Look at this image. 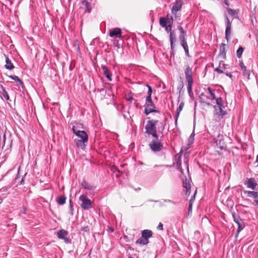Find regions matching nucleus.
<instances>
[{"instance_id": "nucleus-1", "label": "nucleus", "mask_w": 258, "mask_h": 258, "mask_svg": "<svg viewBox=\"0 0 258 258\" xmlns=\"http://www.w3.org/2000/svg\"><path fill=\"white\" fill-rule=\"evenodd\" d=\"M204 92H202L199 96L200 102L202 103L206 104L208 106L211 104L207 102L208 100H215L216 96L214 93L215 90L212 89L210 87H205L203 88Z\"/></svg>"}, {"instance_id": "nucleus-2", "label": "nucleus", "mask_w": 258, "mask_h": 258, "mask_svg": "<svg viewBox=\"0 0 258 258\" xmlns=\"http://www.w3.org/2000/svg\"><path fill=\"white\" fill-rule=\"evenodd\" d=\"M158 123L157 120H148L145 126L146 133L149 135H151L153 137L158 136L157 132L156 125Z\"/></svg>"}, {"instance_id": "nucleus-3", "label": "nucleus", "mask_w": 258, "mask_h": 258, "mask_svg": "<svg viewBox=\"0 0 258 258\" xmlns=\"http://www.w3.org/2000/svg\"><path fill=\"white\" fill-rule=\"evenodd\" d=\"M78 137L80 138V140L75 139V142L78 147H81L82 149L86 146V144L88 141V136L84 131L77 132L76 135Z\"/></svg>"}, {"instance_id": "nucleus-4", "label": "nucleus", "mask_w": 258, "mask_h": 258, "mask_svg": "<svg viewBox=\"0 0 258 258\" xmlns=\"http://www.w3.org/2000/svg\"><path fill=\"white\" fill-rule=\"evenodd\" d=\"M142 237L136 241V244L147 245L149 243V238L151 237L153 232L151 230L146 229L142 231Z\"/></svg>"}, {"instance_id": "nucleus-5", "label": "nucleus", "mask_w": 258, "mask_h": 258, "mask_svg": "<svg viewBox=\"0 0 258 258\" xmlns=\"http://www.w3.org/2000/svg\"><path fill=\"white\" fill-rule=\"evenodd\" d=\"M232 217L235 223H236L238 226V229L236 236H237L239 232L243 229L245 227V223L242 219H241L240 216L235 212L232 213Z\"/></svg>"}, {"instance_id": "nucleus-6", "label": "nucleus", "mask_w": 258, "mask_h": 258, "mask_svg": "<svg viewBox=\"0 0 258 258\" xmlns=\"http://www.w3.org/2000/svg\"><path fill=\"white\" fill-rule=\"evenodd\" d=\"M153 138L154 139L149 144L150 148L154 152H158L161 151L163 147V144L159 141L158 136Z\"/></svg>"}, {"instance_id": "nucleus-7", "label": "nucleus", "mask_w": 258, "mask_h": 258, "mask_svg": "<svg viewBox=\"0 0 258 258\" xmlns=\"http://www.w3.org/2000/svg\"><path fill=\"white\" fill-rule=\"evenodd\" d=\"M79 200L82 202L81 206L83 209L87 210L92 208L91 201L86 196L81 195L79 197Z\"/></svg>"}, {"instance_id": "nucleus-8", "label": "nucleus", "mask_w": 258, "mask_h": 258, "mask_svg": "<svg viewBox=\"0 0 258 258\" xmlns=\"http://www.w3.org/2000/svg\"><path fill=\"white\" fill-rule=\"evenodd\" d=\"M244 184L248 188L252 190H255L257 186V183L254 178H247L244 181Z\"/></svg>"}, {"instance_id": "nucleus-9", "label": "nucleus", "mask_w": 258, "mask_h": 258, "mask_svg": "<svg viewBox=\"0 0 258 258\" xmlns=\"http://www.w3.org/2000/svg\"><path fill=\"white\" fill-rule=\"evenodd\" d=\"M213 143L215 145V149L219 154H221L220 151L225 149L224 142L221 139H214Z\"/></svg>"}, {"instance_id": "nucleus-10", "label": "nucleus", "mask_w": 258, "mask_h": 258, "mask_svg": "<svg viewBox=\"0 0 258 258\" xmlns=\"http://www.w3.org/2000/svg\"><path fill=\"white\" fill-rule=\"evenodd\" d=\"M185 77L187 84L193 83L192 69L189 66H187L184 70Z\"/></svg>"}, {"instance_id": "nucleus-11", "label": "nucleus", "mask_w": 258, "mask_h": 258, "mask_svg": "<svg viewBox=\"0 0 258 258\" xmlns=\"http://www.w3.org/2000/svg\"><path fill=\"white\" fill-rule=\"evenodd\" d=\"M68 232L65 230L61 229L57 232V236L59 239H63L66 243H71V240L68 238Z\"/></svg>"}, {"instance_id": "nucleus-12", "label": "nucleus", "mask_w": 258, "mask_h": 258, "mask_svg": "<svg viewBox=\"0 0 258 258\" xmlns=\"http://www.w3.org/2000/svg\"><path fill=\"white\" fill-rule=\"evenodd\" d=\"M145 113L146 115H148L151 112H157V110H155V105L153 102L151 103H146L145 105Z\"/></svg>"}, {"instance_id": "nucleus-13", "label": "nucleus", "mask_w": 258, "mask_h": 258, "mask_svg": "<svg viewBox=\"0 0 258 258\" xmlns=\"http://www.w3.org/2000/svg\"><path fill=\"white\" fill-rule=\"evenodd\" d=\"M121 30L119 28H115L109 30V36L112 38H121Z\"/></svg>"}, {"instance_id": "nucleus-14", "label": "nucleus", "mask_w": 258, "mask_h": 258, "mask_svg": "<svg viewBox=\"0 0 258 258\" xmlns=\"http://www.w3.org/2000/svg\"><path fill=\"white\" fill-rule=\"evenodd\" d=\"M182 7V3L181 1H177L173 4L171 9V13L173 15L176 16L177 13L179 11Z\"/></svg>"}, {"instance_id": "nucleus-15", "label": "nucleus", "mask_w": 258, "mask_h": 258, "mask_svg": "<svg viewBox=\"0 0 258 258\" xmlns=\"http://www.w3.org/2000/svg\"><path fill=\"white\" fill-rule=\"evenodd\" d=\"M226 20L225 38L227 41H229L231 35V23L227 16H226Z\"/></svg>"}, {"instance_id": "nucleus-16", "label": "nucleus", "mask_w": 258, "mask_h": 258, "mask_svg": "<svg viewBox=\"0 0 258 258\" xmlns=\"http://www.w3.org/2000/svg\"><path fill=\"white\" fill-rule=\"evenodd\" d=\"M101 67L103 71V74L105 76L108 81H111L112 80V75L108 68L106 66L103 64L101 66Z\"/></svg>"}, {"instance_id": "nucleus-17", "label": "nucleus", "mask_w": 258, "mask_h": 258, "mask_svg": "<svg viewBox=\"0 0 258 258\" xmlns=\"http://www.w3.org/2000/svg\"><path fill=\"white\" fill-rule=\"evenodd\" d=\"M228 64H225L223 61H220L219 64V67L215 68L214 71L219 74H222L223 73V70L228 69Z\"/></svg>"}, {"instance_id": "nucleus-18", "label": "nucleus", "mask_w": 258, "mask_h": 258, "mask_svg": "<svg viewBox=\"0 0 258 258\" xmlns=\"http://www.w3.org/2000/svg\"><path fill=\"white\" fill-rule=\"evenodd\" d=\"M169 38H170V43L171 49L173 50L174 46V42L176 41V34L175 31L174 30H172L169 33Z\"/></svg>"}, {"instance_id": "nucleus-19", "label": "nucleus", "mask_w": 258, "mask_h": 258, "mask_svg": "<svg viewBox=\"0 0 258 258\" xmlns=\"http://www.w3.org/2000/svg\"><path fill=\"white\" fill-rule=\"evenodd\" d=\"M226 54V44L224 43H221L220 46V52L219 53V56L223 58H225Z\"/></svg>"}, {"instance_id": "nucleus-20", "label": "nucleus", "mask_w": 258, "mask_h": 258, "mask_svg": "<svg viewBox=\"0 0 258 258\" xmlns=\"http://www.w3.org/2000/svg\"><path fill=\"white\" fill-rule=\"evenodd\" d=\"M5 56L6 57V65L5 68L9 70H11L14 68V66L13 64L12 63L11 60L9 58V57L5 54Z\"/></svg>"}, {"instance_id": "nucleus-21", "label": "nucleus", "mask_w": 258, "mask_h": 258, "mask_svg": "<svg viewBox=\"0 0 258 258\" xmlns=\"http://www.w3.org/2000/svg\"><path fill=\"white\" fill-rule=\"evenodd\" d=\"M81 185L84 188L91 190H94L95 188V187L93 185L87 182L84 179H83L81 182Z\"/></svg>"}, {"instance_id": "nucleus-22", "label": "nucleus", "mask_w": 258, "mask_h": 258, "mask_svg": "<svg viewBox=\"0 0 258 258\" xmlns=\"http://www.w3.org/2000/svg\"><path fill=\"white\" fill-rule=\"evenodd\" d=\"M178 29L180 31L179 40H185L186 32L184 30L183 27L179 25L177 26Z\"/></svg>"}, {"instance_id": "nucleus-23", "label": "nucleus", "mask_w": 258, "mask_h": 258, "mask_svg": "<svg viewBox=\"0 0 258 258\" xmlns=\"http://www.w3.org/2000/svg\"><path fill=\"white\" fill-rule=\"evenodd\" d=\"M183 106H184V103L181 102L180 103L177 109L176 115L175 116V123L176 125L177 124L178 117L179 115L180 112L182 110Z\"/></svg>"}, {"instance_id": "nucleus-24", "label": "nucleus", "mask_w": 258, "mask_h": 258, "mask_svg": "<svg viewBox=\"0 0 258 258\" xmlns=\"http://www.w3.org/2000/svg\"><path fill=\"white\" fill-rule=\"evenodd\" d=\"M244 194H246L247 197L256 199L258 198V192L254 191L244 190Z\"/></svg>"}, {"instance_id": "nucleus-25", "label": "nucleus", "mask_w": 258, "mask_h": 258, "mask_svg": "<svg viewBox=\"0 0 258 258\" xmlns=\"http://www.w3.org/2000/svg\"><path fill=\"white\" fill-rule=\"evenodd\" d=\"M183 186L186 189L185 195L188 196L190 193V185L188 181H187L186 180L183 183Z\"/></svg>"}, {"instance_id": "nucleus-26", "label": "nucleus", "mask_w": 258, "mask_h": 258, "mask_svg": "<svg viewBox=\"0 0 258 258\" xmlns=\"http://www.w3.org/2000/svg\"><path fill=\"white\" fill-rule=\"evenodd\" d=\"M83 6H84L86 9V11L90 12L91 11L90 4L86 0H83L82 2Z\"/></svg>"}, {"instance_id": "nucleus-27", "label": "nucleus", "mask_w": 258, "mask_h": 258, "mask_svg": "<svg viewBox=\"0 0 258 258\" xmlns=\"http://www.w3.org/2000/svg\"><path fill=\"white\" fill-rule=\"evenodd\" d=\"M66 197L64 196L59 197L57 199V202L58 205H62L66 203Z\"/></svg>"}, {"instance_id": "nucleus-28", "label": "nucleus", "mask_w": 258, "mask_h": 258, "mask_svg": "<svg viewBox=\"0 0 258 258\" xmlns=\"http://www.w3.org/2000/svg\"><path fill=\"white\" fill-rule=\"evenodd\" d=\"M159 24L162 27H166L168 24L167 22V19L165 17H161L159 19Z\"/></svg>"}, {"instance_id": "nucleus-29", "label": "nucleus", "mask_w": 258, "mask_h": 258, "mask_svg": "<svg viewBox=\"0 0 258 258\" xmlns=\"http://www.w3.org/2000/svg\"><path fill=\"white\" fill-rule=\"evenodd\" d=\"M219 108V111H217L216 114L218 115H220L222 117L224 116L226 114V112L225 111H224L223 108H224V106L223 107H218Z\"/></svg>"}, {"instance_id": "nucleus-30", "label": "nucleus", "mask_w": 258, "mask_h": 258, "mask_svg": "<svg viewBox=\"0 0 258 258\" xmlns=\"http://www.w3.org/2000/svg\"><path fill=\"white\" fill-rule=\"evenodd\" d=\"M240 67H241V69L243 71V75L244 76H249V72L246 70V67H245L244 63L242 62H241L239 64Z\"/></svg>"}, {"instance_id": "nucleus-31", "label": "nucleus", "mask_w": 258, "mask_h": 258, "mask_svg": "<svg viewBox=\"0 0 258 258\" xmlns=\"http://www.w3.org/2000/svg\"><path fill=\"white\" fill-rule=\"evenodd\" d=\"M9 78L11 79L19 82L21 85H23V82L19 79V78L17 76H9Z\"/></svg>"}, {"instance_id": "nucleus-32", "label": "nucleus", "mask_w": 258, "mask_h": 258, "mask_svg": "<svg viewBox=\"0 0 258 258\" xmlns=\"http://www.w3.org/2000/svg\"><path fill=\"white\" fill-rule=\"evenodd\" d=\"M193 83H189L187 84V92L189 96L190 97H191L193 96V93L192 91V86Z\"/></svg>"}, {"instance_id": "nucleus-33", "label": "nucleus", "mask_w": 258, "mask_h": 258, "mask_svg": "<svg viewBox=\"0 0 258 258\" xmlns=\"http://www.w3.org/2000/svg\"><path fill=\"white\" fill-rule=\"evenodd\" d=\"M1 87L3 91L2 95L4 97V98L7 100H9V96L8 92L5 90V89H4V87L2 85H1Z\"/></svg>"}, {"instance_id": "nucleus-34", "label": "nucleus", "mask_w": 258, "mask_h": 258, "mask_svg": "<svg viewBox=\"0 0 258 258\" xmlns=\"http://www.w3.org/2000/svg\"><path fill=\"white\" fill-rule=\"evenodd\" d=\"M243 50V48L241 46H240L239 48L237 49L236 51V55L238 58H241Z\"/></svg>"}, {"instance_id": "nucleus-35", "label": "nucleus", "mask_w": 258, "mask_h": 258, "mask_svg": "<svg viewBox=\"0 0 258 258\" xmlns=\"http://www.w3.org/2000/svg\"><path fill=\"white\" fill-rule=\"evenodd\" d=\"M165 18L167 19V24L172 25L173 21L172 16L170 14H167Z\"/></svg>"}, {"instance_id": "nucleus-36", "label": "nucleus", "mask_w": 258, "mask_h": 258, "mask_svg": "<svg viewBox=\"0 0 258 258\" xmlns=\"http://www.w3.org/2000/svg\"><path fill=\"white\" fill-rule=\"evenodd\" d=\"M216 103L218 105V107H223V99L221 97H219L217 99L216 98Z\"/></svg>"}, {"instance_id": "nucleus-37", "label": "nucleus", "mask_w": 258, "mask_h": 258, "mask_svg": "<svg viewBox=\"0 0 258 258\" xmlns=\"http://www.w3.org/2000/svg\"><path fill=\"white\" fill-rule=\"evenodd\" d=\"M70 204H69V207H70V214L71 215H73L74 213V209H73V203L71 199L69 201Z\"/></svg>"}, {"instance_id": "nucleus-38", "label": "nucleus", "mask_w": 258, "mask_h": 258, "mask_svg": "<svg viewBox=\"0 0 258 258\" xmlns=\"http://www.w3.org/2000/svg\"><path fill=\"white\" fill-rule=\"evenodd\" d=\"M180 43L181 46L183 47L184 50L188 48V45L187 44L186 40H180Z\"/></svg>"}, {"instance_id": "nucleus-39", "label": "nucleus", "mask_w": 258, "mask_h": 258, "mask_svg": "<svg viewBox=\"0 0 258 258\" xmlns=\"http://www.w3.org/2000/svg\"><path fill=\"white\" fill-rule=\"evenodd\" d=\"M168 167V166L166 165H155L154 166L153 168L154 169H160V168H162L163 167Z\"/></svg>"}, {"instance_id": "nucleus-40", "label": "nucleus", "mask_w": 258, "mask_h": 258, "mask_svg": "<svg viewBox=\"0 0 258 258\" xmlns=\"http://www.w3.org/2000/svg\"><path fill=\"white\" fill-rule=\"evenodd\" d=\"M195 136V134L194 133V132H193L190 135V136H189V138H188V142L189 143H192L194 140V137Z\"/></svg>"}, {"instance_id": "nucleus-41", "label": "nucleus", "mask_w": 258, "mask_h": 258, "mask_svg": "<svg viewBox=\"0 0 258 258\" xmlns=\"http://www.w3.org/2000/svg\"><path fill=\"white\" fill-rule=\"evenodd\" d=\"M27 209L25 207H22L20 211L19 215L25 214L26 213Z\"/></svg>"}, {"instance_id": "nucleus-42", "label": "nucleus", "mask_w": 258, "mask_h": 258, "mask_svg": "<svg viewBox=\"0 0 258 258\" xmlns=\"http://www.w3.org/2000/svg\"><path fill=\"white\" fill-rule=\"evenodd\" d=\"M165 29V31L167 32H169L172 31V25H166V27H164Z\"/></svg>"}, {"instance_id": "nucleus-43", "label": "nucleus", "mask_w": 258, "mask_h": 258, "mask_svg": "<svg viewBox=\"0 0 258 258\" xmlns=\"http://www.w3.org/2000/svg\"><path fill=\"white\" fill-rule=\"evenodd\" d=\"M146 86L148 88V93H147L148 95L147 96H151L152 92V90L151 87L148 84H146Z\"/></svg>"}, {"instance_id": "nucleus-44", "label": "nucleus", "mask_w": 258, "mask_h": 258, "mask_svg": "<svg viewBox=\"0 0 258 258\" xmlns=\"http://www.w3.org/2000/svg\"><path fill=\"white\" fill-rule=\"evenodd\" d=\"M146 103H151L153 102L151 98V96H147L146 98Z\"/></svg>"}, {"instance_id": "nucleus-45", "label": "nucleus", "mask_w": 258, "mask_h": 258, "mask_svg": "<svg viewBox=\"0 0 258 258\" xmlns=\"http://www.w3.org/2000/svg\"><path fill=\"white\" fill-rule=\"evenodd\" d=\"M196 193H197V190H196V191H195L194 196L191 198V199L190 200V201H189V203H192H192L195 201V196H196Z\"/></svg>"}, {"instance_id": "nucleus-46", "label": "nucleus", "mask_w": 258, "mask_h": 258, "mask_svg": "<svg viewBox=\"0 0 258 258\" xmlns=\"http://www.w3.org/2000/svg\"><path fill=\"white\" fill-rule=\"evenodd\" d=\"M72 131H73V133L75 134V135L77 134V132H80L81 131L78 130L77 127H76L75 126H73V127L72 128Z\"/></svg>"}, {"instance_id": "nucleus-47", "label": "nucleus", "mask_w": 258, "mask_h": 258, "mask_svg": "<svg viewBox=\"0 0 258 258\" xmlns=\"http://www.w3.org/2000/svg\"><path fill=\"white\" fill-rule=\"evenodd\" d=\"M158 229L160 230H163V225L162 223H159L158 226H157Z\"/></svg>"}, {"instance_id": "nucleus-48", "label": "nucleus", "mask_w": 258, "mask_h": 258, "mask_svg": "<svg viewBox=\"0 0 258 258\" xmlns=\"http://www.w3.org/2000/svg\"><path fill=\"white\" fill-rule=\"evenodd\" d=\"M192 203H189L188 210V214L192 212Z\"/></svg>"}, {"instance_id": "nucleus-49", "label": "nucleus", "mask_w": 258, "mask_h": 258, "mask_svg": "<svg viewBox=\"0 0 258 258\" xmlns=\"http://www.w3.org/2000/svg\"><path fill=\"white\" fill-rule=\"evenodd\" d=\"M183 83L182 82L181 84L177 87V90L179 91V93L180 92V91L182 90V89L183 88Z\"/></svg>"}, {"instance_id": "nucleus-50", "label": "nucleus", "mask_w": 258, "mask_h": 258, "mask_svg": "<svg viewBox=\"0 0 258 258\" xmlns=\"http://www.w3.org/2000/svg\"><path fill=\"white\" fill-rule=\"evenodd\" d=\"M164 202L165 203H170V204H172L173 205H175L176 204V203L170 200H164Z\"/></svg>"}, {"instance_id": "nucleus-51", "label": "nucleus", "mask_w": 258, "mask_h": 258, "mask_svg": "<svg viewBox=\"0 0 258 258\" xmlns=\"http://www.w3.org/2000/svg\"><path fill=\"white\" fill-rule=\"evenodd\" d=\"M227 11H228V13L230 14V15H234V10H232L231 9H230V8L228 9Z\"/></svg>"}, {"instance_id": "nucleus-52", "label": "nucleus", "mask_w": 258, "mask_h": 258, "mask_svg": "<svg viewBox=\"0 0 258 258\" xmlns=\"http://www.w3.org/2000/svg\"><path fill=\"white\" fill-rule=\"evenodd\" d=\"M81 230L85 232H88L89 231V228L88 226H86L82 228Z\"/></svg>"}, {"instance_id": "nucleus-53", "label": "nucleus", "mask_w": 258, "mask_h": 258, "mask_svg": "<svg viewBox=\"0 0 258 258\" xmlns=\"http://www.w3.org/2000/svg\"><path fill=\"white\" fill-rule=\"evenodd\" d=\"M161 125V127H162V130H161V133L162 134V131L164 130V128H165V124L161 122L160 123Z\"/></svg>"}, {"instance_id": "nucleus-54", "label": "nucleus", "mask_w": 258, "mask_h": 258, "mask_svg": "<svg viewBox=\"0 0 258 258\" xmlns=\"http://www.w3.org/2000/svg\"><path fill=\"white\" fill-rule=\"evenodd\" d=\"M184 51H185V53L186 55L187 56H188V57H189V56H190V55H189V54L188 48V49H185V50H184Z\"/></svg>"}, {"instance_id": "nucleus-55", "label": "nucleus", "mask_w": 258, "mask_h": 258, "mask_svg": "<svg viewBox=\"0 0 258 258\" xmlns=\"http://www.w3.org/2000/svg\"><path fill=\"white\" fill-rule=\"evenodd\" d=\"M224 3L225 5H226L227 6H229L228 0H224Z\"/></svg>"}, {"instance_id": "nucleus-56", "label": "nucleus", "mask_w": 258, "mask_h": 258, "mask_svg": "<svg viewBox=\"0 0 258 258\" xmlns=\"http://www.w3.org/2000/svg\"><path fill=\"white\" fill-rule=\"evenodd\" d=\"M225 74H226V76H228L230 78H231L232 76V75L230 73H229L228 72L225 73Z\"/></svg>"}, {"instance_id": "nucleus-57", "label": "nucleus", "mask_w": 258, "mask_h": 258, "mask_svg": "<svg viewBox=\"0 0 258 258\" xmlns=\"http://www.w3.org/2000/svg\"><path fill=\"white\" fill-rule=\"evenodd\" d=\"M254 203H255V204L258 206V200L256 199L254 201Z\"/></svg>"}, {"instance_id": "nucleus-58", "label": "nucleus", "mask_w": 258, "mask_h": 258, "mask_svg": "<svg viewBox=\"0 0 258 258\" xmlns=\"http://www.w3.org/2000/svg\"><path fill=\"white\" fill-rule=\"evenodd\" d=\"M133 99V97H130L127 99V100L128 101H131Z\"/></svg>"}, {"instance_id": "nucleus-59", "label": "nucleus", "mask_w": 258, "mask_h": 258, "mask_svg": "<svg viewBox=\"0 0 258 258\" xmlns=\"http://www.w3.org/2000/svg\"><path fill=\"white\" fill-rule=\"evenodd\" d=\"M255 162L257 163V165H258V155L256 156Z\"/></svg>"}, {"instance_id": "nucleus-60", "label": "nucleus", "mask_w": 258, "mask_h": 258, "mask_svg": "<svg viewBox=\"0 0 258 258\" xmlns=\"http://www.w3.org/2000/svg\"><path fill=\"white\" fill-rule=\"evenodd\" d=\"M256 40L257 44L258 45V35L256 36Z\"/></svg>"}, {"instance_id": "nucleus-61", "label": "nucleus", "mask_w": 258, "mask_h": 258, "mask_svg": "<svg viewBox=\"0 0 258 258\" xmlns=\"http://www.w3.org/2000/svg\"><path fill=\"white\" fill-rule=\"evenodd\" d=\"M128 258H133L131 255H129Z\"/></svg>"}, {"instance_id": "nucleus-62", "label": "nucleus", "mask_w": 258, "mask_h": 258, "mask_svg": "<svg viewBox=\"0 0 258 258\" xmlns=\"http://www.w3.org/2000/svg\"><path fill=\"white\" fill-rule=\"evenodd\" d=\"M216 107H217L216 106H214V108H215V109H217Z\"/></svg>"}, {"instance_id": "nucleus-63", "label": "nucleus", "mask_w": 258, "mask_h": 258, "mask_svg": "<svg viewBox=\"0 0 258 258\" xmlns=\"http://www.w3.org/2000/svg\"><path fill=\"white\" fill-rule=\"evenodd\" d=\"M186 166H187V165H186ZM187 170H188V166H187Z\"/></svg>"}]
</instances>
